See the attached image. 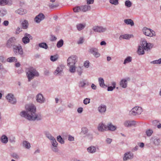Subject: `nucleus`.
<instances>
[{
  "label": "nucleus",
  "mask_w": 161,
  "mask_h": 161,
  "mask_svg": "<svg viewBox=\"0 0 161 161\" xmlns=\"http://www.w3.org/2000/svg\"><path fill=\"white\" fill-rule=\"evenodd\" d=\"M7 61L9 63L16 62L17 61V59L15 57H10L7 59Z\"/></svg>",
  "instance_id": "obj_39"
},
{
  "label": "nucleus",
  "mask_w": 161,
  "mask_h": 161,
  "mask_svg": "<svg viewBox=\"0 0 161 161\" xmlns=\"http://www.w3.org/2000/svg\"><path fill=\"white\" fill-rule=\"evenodd\" d=\"M22 147L25 148L29 150L31 148V145L30 143L28 141H24L22 143Z\"/></svg>",
  "instance_id": "obj_28"
},
{
  "label": "nucleus",
  "mask_w": 161,
  "mask_h": 161,
  "mask_svg": "<svg viewBox=\"0 0 161 161\" xmlns=\"http://www.w3.org/2000/svg\"><path fill=\"white\" fill-rule=\"evenodd\" d=\"M39 46L41 47L44 48L45 49H47L48 47L46 43L45 42H42L39 44Z\"/></svg>",
  "instance_id": "obj_41"
},
{
  "label": "nucleus",
  "mask_w": 161,
  "mask_h": 161,
  "mask_svg": "<svg viewBox=\"0 0 161 161\" xmlns=\"http://www.w3.org/2000/svg\"><path fill=\"white\" fill-rule=\"evenodd\" d=\"M141 44L144 49L147 51H149L151 49L153 46V44L147 42V41L145 40L142 41Z\"/></svg>",
  "instance_id": "obj_8"
},
{
  "label": "nucleus",
  "mask_w": 161,
  "mask_h": 161,
  "mask_svg": "<svg viewBox=\"0 0 161 161\" xmlns=\"http://www.w3.org/2000/svg\"><path fill=\"white\" fill-rule=\"evenodd\" d=\"M114 88L112 86H108V88L107 90L108 91H112Z\"/></svg>",
  "instance_id": "obj_62"
},
{
  "label": "nucleus",
  "mask_w": 161,
  "mask_h": 161,
  "mask_svg": "<svg viewBox=\"0 0 161 161\" xmlns=\"http://www.w3.org/2000/svg\"><path fill=\"white\" fill-rule=\"evenodd\" d=\"M77 112L80 114L82 113L83 111V108L82 107H80L78 108L77 110Z\"/></svg>",
  "instance_id": "obj_60"
},
{
  "label": "nucleus",
  "mask_w": 161,
  "mask_h": 161,
  "mask_svg": "<svg viewBox=\"0 0 161 161\" xmlns=\"http://www.w3.org/2000/svg\"><path fill=\"white\" fill-rule=\"evenodd\" d=\"M73 10L74 12L75 13H78L81 11V6H77L73 8Z\"/></svg>",
  "instance_id": "obj_42"
},
{
  "label": "nucleus",
  "mask_w": 161,
  "mask_h": 161,
  "mask_svg": "<svg viewBox=\"0 0 161 161\" xmlns=\"http://www.w3.org/2000/svg\"><path fill=\"white\" fill-rule=\"evenodd\" d=\"M15 13L20 15H23L27 13V11L25 9L20 8L15 11Z\"/></svg>",
  "instance_id": "obj_26"
},
{
  "label": "nucleus",
  "mask_w": 161,
  "mask_h": 161,
  "mask_svg": "<svg viewBox=\"0 0 161 161\" xmlns=\"http://www.w3.org/2000/svg\"><path fill=\"white\" fill-rule=\"evenodd\" d=\"M93 31L96 33H104L107 31V29L105 26L100 25H95L92 28Z\"/></svg>",
  "instance_id": "obj_7"
},
{
  "label": "nucleus",
  "mask_w": 161,
  "mask_h": 161,
  "mask_svg": "<svg viewBox=\"0 0 161 161\" xmlns=\"http://www.w3.org/2000/svg\"><path fill=\"white\" fill-rule=\"evenodd\" d=\"M13 51L16 55H19L22 56L23 54V51L21 46L20 44L15 45L13 47Z\"/></svg>",
  "instance_id": "obj_9"
},
{
  "label": "nucleus",
  "mask_w": 161,
  "mask_h": 161,
  "mask_svg": "<svg viewBox=\"0 0 161 161\" xmlns=\"http://www.w3.org/2000/svg\"><path fill=\"white\" fill-rule=\"evenodd\" d=\"M107 131H114L116 130L117 127L114 125L111 122L108 123L107 124Z\"/></svg>",
  "instance_id": "obj_21"
},
{
  "label": "nucleus",
  "mask_w": 161,
  "mask_h": 161,
  "mask_svg": "<svg viewBox=\"0 0 161 161\" xmlns=\"http://www.w3.org/2000/svg\"><path fill=\"white\" fill-rule=\"evenodd\" d=\"M123 125L126 127H131L136 125V122L134 120H126L124 122Z\"/></svg>",
  "instance_id": "obj_22"
},
{
  "label": "nucleus",
  "mask_w": 161,
  "mask_h": 161,
  "mask_svg": "<svg viewBox=\"0 0 161 161\" xmlns=\"http://www.w3.org/2000/svg\"><path fill=\"white\" fill-rule=\"evenodd\" d=\"M1 142L4 144L7 143L8 142V138L5 135H3L0 138Z\"/></svg>",
  "instance_id": "obj_34"
},
{
  "label": "nucleus",
  "mask_w": 161,
  "mask_h": 161,
  "mask_svg": "<svg viewBox=\"0 0 161 161\" xmlns=\"http://www.w3.org/2000/svg\"><path fill=\"white\" fill-rule=\"evenodd\" d=\"M22 31V29L19 27H18L16 30L15 33L16 34H19V32L21 31Z\"/></svg>",
  "instance_id": "obj_58"
},
{
  "label": "nucleus",
  "mask_w": 161,
  "mask_h": 161,
  "mask_svg": "<svg viewBox=\"0 0 161 161\" xmlns=\"http://www.w3.org/2000/svg\"><path fill=\"white\" fill-rule=\"evenodd\" d=\"M89 4L84 5L81 6V11L83 12H86L91 10V7Z\"/></svg>",
  "instance_id": "obj_27"
},
{
  "label": "nucleus",
  "mask_w": 161,
  "mask_h": 161,
  "mask_svg": "<svg viewBox=\"0 0 161 161\" xmlns=\"http://www.w3.org/2000/svg\"><path fill=\"white\" fill-rule=\"evenodd\" d=\"M45 18V16L42 13H40L35 17L34 19V21L36 23L39 24Z\"/></svg>",
  "instance_id": "obj_16"
},
{
  "label": "nucleus",
  "mask_w": 161,
  "mask_h": 161,
  "mask_svg": "<svg viewBox=\"0 0 161 161\" xmlns=\"http://www.w3.org/2000/svg\"><path fill=\"white\" fill-rule=\"evenodd\" d=\"M131 35L129 34H125L121 35L119 37V39L120 40H121L122 39H129L131 38Z\"/></svg>",
  "instance_id": "obj_36"
},
{
  "label": "nucleus",
  "mask_w": 161,
  "mask_h": 161,
  "mask_svg": "<svg viewBox=\"0 0 161 161\" xmlns=\"http://www.w3.org/2000/svg\"><path fill=\"white\" fill-rule=\"evenodd\" d=\"M68 140L70 141H72L74 140V138L71 135H69L68 137Z\"/></svg>",
  "instance_id": "obj_57"
},
{
  "label": "nucleus",
  "mask_w": 161,
  "mask_h": 161,
  "mask_svg": "<svg viewBox=\"0 0 161 161\" xmlns=\"http://www.w3.org/2000/svg\"><path fill=\"white\" fill-rule=\"evenodd\" d=\"M133 157V153L130 152H127L125 153L124 155V156L123 157V160L124 161H126L132 159Z\"/></svg>",
  "instance_id": "obj_20"
},
{
  "label": "nucleus",
  "mask_w": 161,
  "mask_h": 161,
  "mask_svg": "<svg viewBox=\"0 0 161 161\" xmlns=\"http://www.w3.org/2000/svg\"><path fill=\"white\" fill-rule=\"evenodd\" d=\"M143 111L142 108L136 106L133 108L129 112V115L132 116H137L140 115Z\"/></svg>",
  "instance_id": "obj_4"
},
{
  "label": "nucleus",
  "mask_w": 161,
  "mask_h": 161,
  "mask_svg": "<svg viewBox=\"0 0 161 161\" xmlns=\"http://www.w3.org/2000/svg\"><path fill=\"white\" fill-rule=\"evenodd\" d=\"M91 88L93 90H96L97 89V86L94 84L92 83L91 85Z\"/></svg>",
  "instance_id": "obj_63"
},
{
  "label": "nucleus",
  "mask_w": 161,
  "mask_h": 161,
  "mask_svg": "<svg viewBox=\"0 0 161 161\" xmlns=\"http://www.w3.org/2000/svg\"><path fill=\"white\" fill-rule=\"evenodd\" d=\"M78 60L76 56L72 55L69 57L67 59V66L69 68V72L72 74L76 72V67L75 65Z\"/></svg>",
  "instance_id": "obj_2"
},
{
  "label": "nucleus",
  "mask_w": 161,
  "mask_h": 161,
  "mask_svg": "<svg viewBox=\"0 0 161 161\" xmlns=\"http://www.w3.org/2000/svg\"><path fill=\"white\" fill-rule=\"evenodd\" d=\"M150 63L153 64H161V58L151 61Z\"/></svg>",
  "instance_id": "obj_46"
},
{
  "label": "nucleus",
  "mask_w": 161,
  "mask_h": 161,
  "mask_svg": "<svg viewBox=\"0 0 161 161\" xmlns=\"http://www.w3.org/2000/svg\"><path fill=\"white\" fill-rule=\"evenodd\" d=\"M99 149L98 146H91L87 148L86 150L88 153L93 154L97 152Z\"/></svg>",
  "instance_id": "obj_12"
},
{
  "label": "nucleus",
  "mask_w": 161,
  "mask_h": 161,
  "mask_svg": "<svg viewBox=\"0 0 161 161\" xmlns=\"http://www.w3.org/2000/svg\"><path fill=\"white\" fill-rule=\"evenodd\" d=\"M125 5L126 7L129 8L132 6V3L130 0H127L125 1Z\"/></svg>",
  "instance_id": "obj_43"
},
{
  "label": "nucleus",
  "mask_w": 161,
  "mask_h": 161,
  "mask_svg": "<svg viewBox=\"0 0 161 161\" xmlns=\"http://www.w3.org/2000/svg\"><path fill=\"white\" fill-rule=\"evenodd\" d=\"M56 39L57 38L55 36L52 35L51 36V41H56Z\"/></svg>",
  "instance_id": "obj_61"
},
{
  "label": "nucleus",
  "mask_w": 161,
  "mask_h": 161,
  "mask_svg": "<svg viewBox=\"0 0 161 161\" xmlns=\"http://www.w3.org/2000/svg\"><path fill=\"white\" fill-rule=\"evenodd\" d=\"M97 129L100 132H103L107 131V125L103 123H100L98 125Z\"/></svg>",
  "instance_id": "obj_18"
},
{
  "label": "nucleus",
  "mask_w": 161,
  "mask_h": 161,
  "mask_svg": "<svg viewBox=\"0 0 161 161\" xmlns=\"http://www.w3.org/2000/svg\"><path fill=\"white\" fill-rule=\"evenodd\" d=\"M86 26L85 23H79L76 25V27L78 31H81L85 28Z\"/></svg>",
  "instance_id": "obj_30"
},
{
  "label": "nucleus",
  "mask_w": 161,
  "mask_h": 161,
  "mask_svg": "<svg viewBox=\"0 0 161 161\" xmlns=\"http://www.w3.org/2000/svg\"><path fill=\"white\" fill-rule=\"evenodd\" d=\"M36 99L37 103L42 104L45 103V98L44 97L43 94L41 93H39L36 96Z\"/></svg>",
  "instance_id": "obj_13"
},
{
  "label": "nucleus",
  "mask_w": 161,
  "mask_h": 161,
  "mask_svg": "<svg viewBox=\"0 0 161 161\" xmlns=\"http://www.w3.org/2000/svg\"><path fill=\"white\" fill-rule=\"evenodd\" d=\"M87 128L86 127H83L81 128V133L83 134H85L88 132Z\"/></svg>",
  "instance_id": "obj_50"
},
{
  "label": "nucleus",
  "mask_w": 161,
  "mask_h": 161,
  "mask_svg": "<svg viewBox=\"0 0 161 161\" xmlns=\"http://www.w3.org/2000/svg\"><path fill=\"white\" fill-rule=\"evenodd\" d=\"M58 59V57L56 56H51L50 57V60L52 61H55Z\"/></svg>",
  "instance_id": "obj_55"
},
{
  "label": "nucleus",
  "mask_w": 161,
  "mask_h": 161,
  "mask_svg": "<svg viewBox=\"0 0 161 161\" xmlns=\"http://www.w3.org/2000/svg\"><path fill=\"white\" fill-rule=\"evenodd\" d=\"M84 38L83 37H80L77 42L78 44H82L84 42Z\"/></svg>",
  "instance_id": "obj_49"
},
{
  "label": "nucleus",
  "mask_w": 161,
  "mask_h": 161,
  "mask_svg": "<svg viewBox=\"0 0 161 161\" xmlns=\"http://www.w3.org/2000/svg\"><path fill=\"white\" fill-rule=\"evenodd\" d=\"M22 25L24 29H26L29 25L28 21L26 20H25L22 22Z\"/></svg>",
  "instance_id": "obj_38"
},
{
  "label": "nucleus",
  "mask_w": 161,
  "mask_h": 161,
  "mask_svg": "<svg viewBox=\"0 0 161 161\" xmlns=\"http://www.w3.org/2000/svg\"><path fill=\"white\" fill-rule=\"evenodd\" d=\"M89 62L86 60L85 61L84 63V66L86 68H88L89 66Z\"/></svg>",
  "instance_id": "obj_56"
},
{
  "label": "nucleus",
  "mask_w": 161,
  "mask_h": 161,
  "mask_svg": "<svg viewBox=\"0 0 161 161\" xmlns=\"http://www.w3.org/2000/svg\"><path fill=\"white\" fill-rule=\"evenodd\" d=\"M56 7V6L53 4H49V7L51 8H53Z\"/></svg>",
  "instance_id": "obj_64"
},
{
  "label": "nucleus",
  "mask_w": 161,
  "mask_h": 161,
  "mask_svg": "<svg viewBox=\"0 0 161 161\" xmlns=\"http://www.w3.org/2000/svg\"><path fill=\"white\" fill-rule=\"evenodd\" d=\"M110 3L115 5H117L119 4L118 0H110Z\"/></svg>",
  "instance_id": "obj_53"
},
{
  "label": "nucleus",
  "mask_w": 161,
  "mask_h": 161,
  "mask_svg": "<svg viewBox=\"0 0 161 161\" xmlns=\"http://www.w3.org/2000/svg\"><path fill=\"white\" fill-rule=\"evenodd\" d=\"M151 142L155 146H159L161 141L159 138L156 136L152 137L150 139Z\"/></svg>",
  "instance_id": "obj_17"
},
{
  "label": "nucleus",
  "mask_w": 161,
  "mask_h": 161,
  "mask_svg": "<svg viewBox=\"0 0 161 161\" xmlns=\"http://www.w3.org/2000/svg\"><path fill=\"white\" fill-rule=\"evenodd\" d=\"M112 139L109 138H107L105 140V142L107 144H110L112 142Z\"/></svg>",
  "instance_id": "obj_54"
},
{
  "label": "nucleus",
  "mask_w": 161,
  "mask_h": 161,
  "mask_svg": "<svg viewBox=\"0 0 161 161\" xmlns=\"http://www.w3.org/2000/svg\"><path fill=\"white\" fill-rule=\"evenodd\" d=\"M88 52L92 54L95 58H98L100 56V53L98 52V49L96 47H92L89 50Z\"/></svg>",
  "instance_id": "obj_14"
},
{
  "label": "nucleus",
  "mask_w": 161,
  "mask_h": 161,
  "mask_svg": "<svg viewBox=\"0 0 161 161\" xmlns=\"http://www.w3.org/2000/svg\"><path fill=\"white\" fill-rule=\"evenodd\" d=\"M13 3L12 0H0V5L5 6L6 5H11Z\"/></svg>",
  "instance_id": "obj_24"
},
{
  "label": "nucleus",
  "mask_w": 161,
  "mask_h": 161,
  "mask_svg": "<svg viewBox=\"0 0 161 161\" xmlns=\"http://www.w3.org/2000/svg\"><path fill=\"white\" fill-rule=\"evenodd\" d=\"M16 41V38L14 37H12L9 38L6 43V46L8 48H10L12 47H14L15 46V44Z\"/></svg>",
  "instance_id": "obj_10"
},
{
  "label": "nucleus",
  "mask_w": 161,
  "mask_h": 161,
  "mask_svg": "<svg viewBox=\"0 0 161 161\" xmlns=\"http://www.w3.org/2000/svg\"><path fill=\"white\" fill-rule=\"evenodd\" d=\"M142 31L143 34L146 36L152 37L156 36L155 31L150 28L144 27Z\"/></svg>",
  "instance_id": "obj_6"
},
{
  "label": "nucleus",
  "mask_w": 161,
  "mask_h": 161,
  "mask_svg": "<svg viewBox=\"0 0 161 161\" xmlns=\"http://www.w3.org/2000/svg\"><path fill=\"white\" fill-rule=\"evenodd\" d=\"M76 71L79 76H81L83 72V69L82 67L79 66L77 68Z\"/></svg>",
  "instance_id": "obj_37"
},
{
  "label": "nucleus",
  "mask_w": 161,
  "mask_h": 161,
  "mask_svg": "<svg viewBox=\"0 0 161 161\" xmlns=\"http://www.w3.org/2000/svg\"><path fill=\"white\" fill-rule=\"evenodd\" d=\"M31 37V36L27 33L25 34V36L22 39V42L24 44L28 43L30 42L29 38Z\"/></svg>",
  "instance_id": "obj_23"
},
{
  "label": "nucleus",
  "mask_w": 161,
  "mask_h": 161,
  "mask_svg": "<svg viewBox=\"0 0 161 161\" xmlns=\"http://www.w3.org/2000/svg\"><path fill=\"white\" fill-rule=\"evenodd\" d=\"M153 133V130L151 129H147L145 130V133L148 137L151 136Z\"/></svg>",
  "instance_id": "obj_35"
},
{
  "label": "nucleus",
  "mask_w": 161,
  "mask_h": 161,
  "mask_svg": "<svg viewBox=\"0 0 161 161\" xmlns=\"http://www.w3.org/2000/svg\"><path fill=\"white\" fill-rule=\"evenodd\" d=\"M57 139L58 142L61 144H64V141L60 136H58L57 137Z\"/></svg>",
  "instance_id": "obj_45"
},
{
  "label": "nucleus",
  "mask_w": 161,
  "mask_h": 161,
  "mask_svg": "<svg viewBox=\"0 0 161 161\" xmlns=\"http://www.w3.org/2000/svg\"><path fill=\"white\" fill-rule=\"evenodd\" d=\"M144 49L143 48L141 44L139 45L138 47V48L137 51V54L139 55H143L145 53Z\"/></svg>",
  "instance_id": "obj_29"
},
{
  "label": "nucleus",
  "mask_w": 161,
  "mask_h": 161,
  "mask_svg": "<svg viewBox=\"0 0 161 161\" xmlns=\"http://www.w3.org/2000/svg\"><path fill=\"white\" fill-rule=\"evenodd\" d=\"M57 147L58 145H56L55 147L52 146L51 147V149L52 151L55 153L58 152L59 151V150L58 148Z\"/></svg>",
  "instance_id": "obj_48"
},
{
  "label": "nucleus",
  "mask_w": 161,
  "mask_h": 161,
  "mask_svg": "<svg viewBox=\"0 0 161 161\" xmlns=\"http://www.w3.org/2000/svg\"><path fill=\"white\" fill-rule=\"evenodd\" d=\"M90 98H86L83 100V103L85 105H87L90 103Z\"/></svg>",
  "instance_id": "obj_51"
},
{
  "label": "nucleus",
  "mask_w": 161,
  "mask_h": 161,
  "mask_svg": "<svg viewBox=\"0 0 161 161\" xmlns=\"http://www.w3.org/2000/svg\"><path fill=\"white\" fill-rule=\"evenodd\" d=\"M46 137L50 141L52 146L55 147L56 145H58L56 139L52 135V134L48 131H45L44 132Z\"/></svg>",
  "instance_id": "obj_5"
},
{
  "label": "nucleus",
  "mask_w": 161,
  "mask_h": 161,
  "mask_svg": "<svg viewBox=\"0 0 161 161\" xmlns=\"http://www.w3.org/2000/svg\"><path fill=\"white\" fill-rule=\"evenodd\" d=\"M6 98L8 102L12 104H15L17 103L16 99L12 93H8L6 96Z\"/></svg>",
  "instance_id": "obj_11"
},
{
  "label": "nucleus",
  "mask_w": 161,
  "mask_h": 161,
  "mask_svg": "<svg viewBox=\"0 0 161 161\" xmlns=\"http://www.w3.org/2000/svg\"><path fill=\"white\" fill-rule=\"evenodd\" d=\"M7 13V11L5 9H2L0 10V16L1 17H3Z\"/></svg>",
  "instance_id": "obj_47"
},
{
  "label": "nucleus",
  "mask_w": 161,
  "mask_h": 161,
  "mask_svg": "<svg viewBox=\"0 0 161 161\" xmlns=\"http://www.w3.org/2000/svg\"><path fill=\"white\" fill-rule=\"evenodd\" d=\"M124 21L126 25H130L131 26H132L134 25L133 21L131 19H125Z\"/></svg>",
  "instance_id": "obj_31"
},
{
  "label": "nucleus",
  "mask_w": 161,
  "mask_h": 161,
  "mask_svg": "<svg viewBox=\"0 0 161 161\" xmlns=\"http://www.w3.org/2000/svg\"><path fill=\"white\" fill-rule=\"evenodd\" d=\"M64 68V67L63 65H60L58 66L54 72V74L55 75H60L61 74Z\"/></svg>",
  "instance_id": "obj_25"
},
{
  "label": "nucleus",
  "mask_w": 161,
  "mask_h": 161,
  "mask_svg": "<svg viewBox=\"0 0 161 161\" xmlns=\"http://www.w3.org/2000/svg\"><path fill=\"white\" fill-rule=\"evenodd\" d=\"M132 59V57L130 56H127L124 59L123 64L124 65H126L127 64L130 63L131 62Z\"/></svg>",
  "instance_id": "obj_33"
},
{
  "label": "nucleus",
  "mask_w": 161,
  "mask_h": 161,
  "mask_svg": "<svg viewBox=\"0 0 161 161\" xmlns=\"http://www.w3.org/2000/svg\"><path fill=\"white\" fill-rule=\"evenodd\" d=\"M129 80L130 78L128 77L122 79L119 83L120 86L123 88H126L128 86V81Z\"/></svg>",
  "instance_id": "obj_15"
},
{
  "label": "nucleus",
  "mask_w": 161,
  "mask_h": 161,
  "mask_svg": "<svg viewBox=\"0 0 161 161\" xmlns=\"http://www.w3.org/2000/svg\"><path fill=\"white\" fill-rule=\"evenodd\" d=\"M97 110L101 114H104L107 110V107L104 104H101L97 108Z\"/></svg>",
  "instance_id": "obj_19"
},
{
  "label": "nucleus",
  "mask_w": 161,
  "mask_h": 161,
  "mask_svg": "<svg viewBox=\"0 0 161 161\" xmlns=\"http://www.w3.org/2000/svg\"><path fill=\"white\" fill-rule=\"evenodd\" d=\"M11 156L14 158L16 159H18L19 158V155L16 153H14L11 154Z\"/></svg>",
  "instance_id": "obj_52"
},
{
  "label": "nucleus",
  "mask_w": 161,
  "mask_h": 161,
  "mask_svg": "<svg viewBox=\"0 0 161 161\" xmlns=\"http://www.w3.org/2000/svg\"><path fill=\"white\" fill-rule=\"evenodd\" d=\"M86 85V80H81L79 83V87L80 88H83L85 87V85Z\"/></svg>",
  "instance_id": "obj_40"
},
{
  "label": "nucleus",
  "mask_w": 161,
  "mask_h": 161,
  "mask_svg": "<svg viewBox=\"0 0 161 161\" xmlns=\"http://www.w3.org/2000/svg\"><path fill=\"white\" fill-rule=\"evenodd\" d=\"M63 40L62 39H61L57 42V47L58 48H60L63 46Z\"/></svg>",
  "instance_id": "obj_44"
},
{
  "label": "nucleus",
  "mask_w": 161,
  "mask_h": 161,
  "mask_svg": "<svg viewBox=\"0 0 161 161\" xmlns=\"http://www.w3.org/2000/svg\"><path fill=\"white\" fill-rule=\"evenodd\" d=\"M98 81L100 87L102 88H104L106 86L104 83V81L102 77H99L98 78Z\"/></svg>",
  "instance_id": "obj_32"
},
{
  "label": "nucleus",
  "mask_w": 161,
  "mask_h": 161,
  "mask_svg": "<svg viewBox=\"0 0 161 161\" xmlns=\"http://www.w3.org/2000/svg\"><path fill=\"white\" fill-rule=\"evenodd\" d=\"M25 110L21 111L19 115L29 121H40L43 119L42 114L40 113H36V108L33 104L27 105L25 106Z\"/></svg>",
  "instance_id": "obj_1"
},
{
  "label": "nucleus",
  "mask_w": 161,
  "mask_h": 161,
  "mask_svg": "<svg viewBox=\"0 0 161 161\" xmlns=\"http://www.w3.org/2000/svg\"><path fill=\"white\" fill-rule=\"evenodd\" d=\"M26 75L28 81H30L35 77L39 76L38 72L33 67L27 68L26 70Z\"/></svg>",
  "instance_id": "obj_3"
},
{
  "label": "nucleus",
  "mask_w": 161,
  "mask_h": 161,
  "mask_svg": "<svg viewBox=\"0 0 161 161\" xmlns=\"http://www.w3.org/2000/svg\"><path fill=\"white\" fill-rule=\"evenodd\" d=\"M9 22L8 20H5L3 23V25L5 26H7L8 25Z\"/></svg>",
  "instance_id": "obj_59"
}]
</instances>
